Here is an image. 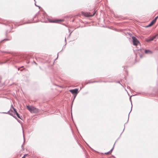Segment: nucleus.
I'll use <instances>...</instances> for the list:
<instances>
[{"mask_svg": "<svg viewBox=\"0 0 158 158\" xmlns=\"http://www.w3.org/2000/svg\"><path fill=\"white\" fill-rule=\"evenodd\" d=\"M27 109L32 113H37L39 112V110L38 109L32 106H27Z\"/></svg>", "mask_w": 158, "mask_h": 158, "instance_id": "nucleus-1", "label": "nucleus"}, {"mask_svg": "<svg viewBox=\"0 0 158 158\" xmlns=\"http://www.w3.org/2000/svg\"><path fill=\"white\" fill-rule=\"evenodd\" d=\"M96 13V12H95L93 14H91L90 12H82L81 14L86 17H91L94 16Z\"/></svg>", "mask_w": 158, "mask_h": 158, "instance_id": "nucleus-2", "label": "nucleus"}, {"mask_svg": "<svg viewBox=\"0 0 158 158\" xmlns=\"http://www.w3.org/2000/svg\"><path fill=\"white\" fill-rule=\"evenodd\" d=\"M132 41L133 44L137 46L139 43V41L135 37H132Z\"/></svg>", "mask_w": 158, "mask_h": 158, "instance_id": "nucleus-3", "label": "nucleus"}, {"mask_svg": "<svg viewBox=\"0 0 158 158\" xmlns=\"http://www.w3.org/2000/svg\"><path fill=\"white\" fill-rule=\"evenodd\" d=\"M158 18V16L156 17L155 19L152 20L151 22L147 26V27H149L153 25L156 22V20Z\"/></svg>", "mask_w": 158, "mask_h": 158, "instance_id": "nucleus-4", "label": "nucleus"}, {"mask_svg": "<svg viewBox=\"0 0 158 158\" xmlns=\"http://www.w3.org/2000/svg\"><path fill=\"white\" fill-rule=\"evenodd\" d=\"M158 36V35H156L152 37H150V38L147 39L146 40V41L147 42H149L153 40L154 39L156 38V37Z\"/></svg>", "mask_w": 158, "mask_h": 158, "instance_id": "nucleus-5", "label": "nucleus"}, {"mask_svg": "<svg viewBox=\"0 0 158 158\" xmlns=\"http://www.w3.org/2000/svg\"><path fill=\"white\" fill-rule=\"evenodd\" d=\"M69 91L73 94H77L78 93V89H72L70 90Z\"/></svg>", "mask_w": 158, "mask_h": 158, "instance_id": "nucleus-6", "label": "nucleus"}, {"mask_svg": "<svg viewBox=\"0 0 158 158\" xmlns=\"http://www.w3.org/2000/svg\"><path fill=\"white\" fill-rule=\"evenodd\" d=\"M145 53H151V52L150 50H146L145 51Z\"/></svg>", "mask_w": 158, "mask_h": 158, "instance_id": "nucleus-7", "label": "nucleus"}, {"mask_svg": "<svg viewBox=\"0 0 158 158\" xmlns=\"http://www.w3.org/2000/svg\"><path fill=\"white\" fill-rule=\"evenodd\" d=\"M11 107L14 110V111L15 112V113L16 114L18 112H17L16 110V109L15 108H14V107H13V105H12L11 106Z\"/></svg>", "mask_w": 158, "mask_h": 158, "instance_id": "nucleus-8", "label": "nucleus"}, {"mask_svg": "<svg viewBox=\"0 0 158 158\" xmlns=\"http://www.w3.org/2000/svg\"><path fill=\"white\" fill-rule=\"evenodd\" d=\"M59 21H62V20H53L52 22H54V23H57Z\"/></svg>", "mask_w": 158, "mask_h": 158, "instance_id": "nucleus-9", "label": "nucleus"}, {"mask_svg": "<svg viewBox=\"0 0 158 158\" xmlns=\"http://www.w3.org/2000/svg\"><path fill=\"white\" fill-rule=\"evenodd\" d=\"M17 116L19 118L21 119V118L19 114L17 113L16 114Z\"/></svg>", "mask_w": 158, "mask_h": 158, "instance_id": "nucleus-10", "label": "nucleus"}, {"mask_svg": "<svg viewBox=\"0 0 158 158\" xmlns=\"http://www.w3.org/2000/svg\"><path fill=\"white\" fill-rule=\"evenodd\" d=\"M27 154H25L22 158H25V157H26V156H27Z\"/></svg>", "mask_w": 158, "mask_h": 158, "instance_id": "nucleus-11", "label": "nucleus"}, {"mask_svg": "<svg viewBox=\"0 0 158 158\" xmlns=\"http://www.w3.org/2000/svg\"><path fill=\"white\" fill-rule=\"evenodd\" d=\"M109 153H110V152H107V153H105V154H109Z\"/></svg>", "mask_w": 158, "mask_h": 158, "instance_id": "nucleus-12", "label": "nucleus"}, {"mask_svg": "<svg viewBox=\"0 0 158 158\" xmlns=\"http://www.w3.org/2000/svg\"><path fill=\"white\" fill-rule=\"evenodd\" d=\"M35 63L36 64H37L35 62Z\"/></svg>", "mask_w": 158, "mask_h": 158, "instance_id": "nucleus-13", "label": "nucleus"}]
</instances>
